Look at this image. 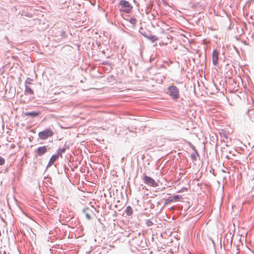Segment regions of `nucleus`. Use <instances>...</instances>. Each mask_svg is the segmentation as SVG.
<instances>
[{
    "instance_id": "9d476101",
    "label": "nucleus",
    "mask_w": 254,
    "mask_h": 254,
    "mask_svg": "<svg viewBox=\"0 0 254 254\" xmlns=\"http://www.w3.org/2000/svg\"><path fill=\"white\" fill-rule=\"evenodd\" d=\"M25 92L27 94H33L34 93L33 91L28 86H26Z\"/></svg>"
},
{
    "instance_id": "f03ea898",
    "label": "nucleus",
    "mask_w": 254,
    "mask_h": 254,
    "mask_svg": "<svg viewBox=\"0 0 254 254\" xmlns=\"http://www.w3.org/2000/svg\"><path fill=\"white\" fill-rule=\"evenodd\" d=\"M54 135L53 131L51 129H46L38 133V136L40 139L45 140L48 137H52Z\"/></svg>"
},
{
    "instance_id": "39448f33",
    "label": "nucleus",
    "mask_w": 254,
    "mask_h": 254,
    "mask_svg": "<svg viewBox=\"0 0 254 254\" xmlns=\"http://www.w3.org/2000/svg\"><path fill=\"white\" fill-rule=\"evenodd\" d=\"M219 55V53L216 50H213L212 55V60L213 64L215 65H217L218 64Z\"/></svg>"
},
{
    "instance_id": "f3484780",
    "label": "nucleus",
    "mask_w": 254,
    "mask_h": 254,
    "mask_svg": "<svg viewBox=\"0 0 254 254\" xmlns=\"http://www.w3.org/2000/svg\"><path fill=\"white\" fill-rule=\"evenodd\" d=\"M85 215H86V218H87L88 219L90 220V219H91V216H90V215L89 214H88V213H86V214H85Z\"/></svg>"
},
{
    "instance_id": "f8f14e48",
    "label": "nucleus",
    "mask_w": 254,
    "mask_h": 254,
    "mask_svg": "<svg viewBox=\"0 0 254 254\" xmlns=\"http://www.w3.org/2000/svg\"><path fill=\"white\" fill-rule=\"evenodd\" d=\"M148 38L152 42H154L157 40V38L154 36H151L150 37H148Z\"/></svg>"
},
{
    "instance_id": "f257e3e1",
    "label": "nucleus",
    "mask_w": 254,
    "mask_h": 254,
    "mask_svg": "<svg viewBox=\"0 0 254 254\" xmlns=\"http://www.w3.org/2000/svg\"><path fill=\"white\" fill-rule=\"evenodd\" d=\"M168 93L174 100H177L180 97L179 90L177 86L174 85L168 87Z\"/></svg>"
},
{
    "instance_id": "0eeeda50",
    "label": "nucleus",
    "mask_w": 254,
    "mask_h": 254,
    "mask_svg": "<svg viewBox=\"0 0 254 254\" xmlns=\"http://www.w3.org/2000/svg\"><path fill=\"white\" fill-rule=\"evenodd\" d=\"M59 158V155H53L50 158L49 163H48V166H52L54 163L55 162V161Z\"/></svg>"
},
{
    "instance_id": "ddd939ff",
    "label": "nucleus",
    "mask_w": 254,
    "mask_h": 254,
    "mask_svg": "<svg viewBox=\"0 0 254 254\" xmlns=\"http://www.w3.org/2000/svg\"><path fill=\"white\" fill-rule=\"evenodd\" d=\"M129 22L130 23H131L132 24L134 25L136 24L137 20L135 18H130Z\"/></svg>"
},
{
    "instance_id": "6e6552de",
    "label": "nucleus",
    "mask_w": 254,
    "mask_h": 254,
    "mask_svg": "<svg viewBox=\"0 0 254 254\" xmlns=\"http://www.w3.org/2000/svg\"><path fill=\"white\" fill-rule=\"evenodd\" d=\"M40 114V112H26L24 113L26 116H31L33 117L38 116Z\"/></svg>"
},
{
    "instance_id": "9b49d317",
    "label": "nucleus",
    "mask_w": 254,
    "mask_h": 254,
    "mask_svg": "<svg viewBox=\"0 0 254 254\" xmlns=\"http://www.w3.org/2000/svg\"><path fill=\"white\" fill-rule=\"evenodd\" d=\"M172 197H173V199L174 201H177L179 200V199L182 198V196L180 195H176Z\"/></svg>"
},
{
    "instance_id": "4468645a",
    "label": "nucleus",
    "mask_w": 254,
    "mask_h": 254,
    "mask_svg": "<svg viewBox=\"0 0 254 254\" xmlns=\"http://www.w3.org/2000/svg\"><path fill=\"white\" fill-rule=\"evenodd\" d=\"M174 201H173V197L172 196H171V197H169V198H168L167 199H166V204L168 203H170V202H172Z\"/></svg>"
},
{
    "instance_id": "423d86ee",
    "label": "nucleus",
    "mask_w": 254,
    "mask_h": 254,
    "mask_svg": "<svg viewBox=\"0 0 254 254\" xmlns=\"http://www.w3.org/2000/svg\"><path fill=\"white\" fill-rule=\"evenodd\" d=\"M47 151V146H43L37 148L36 153L39 156H42Z\"/></svg>"
},
{
    "instance_id": "1a4fd4ad",
    "label": "nucleus",
    "mask_w": 254,
    "mask_h": 254,
    "mask_svg": "<svg viewBox=\"0 0 254 254\" xmlns=\"http://www.w3.org/2000/svg\"><path fill=\"white\" fill-rule=\"evenodd\" d=\"M125 212L127 215L130 216L133 213V209L131 206H128L126 207Z\"/></svg>"
},
{
    "instance_id": "7ed1b4c3",
    "label": "nucleus",
    "mask_w": 254,
    "mask_h": 254,
    "mask_svg": "<svg viewBox=\"0 0 254 254\" xmlns=\"http://www.w3.org/2000/svg\"><path fill=\"white\" fill-rule=\"evenodd\" d=\"M119 5L121 6V10L126 13L130 12L132 8L131 4L126 0H121L119 2Z\"/></svg>"
},
{
    "instance_id": "20e7f679",
    "label": "nucleus",
    "mask_w": 254,
    "mask_h": 254,
    "mask_svg": "<svg viewBox=\"0 0 254 254\" xmlns=\"http://www.w3.org/2000/svg\"><path fill=\"white\" fill-rule=\"evenodd\" d=\"M143 180L144 182L148 186L154 188L158 186L157 183L151 177L145 176L143 177Z\"/></svg>"
},
{
    "instance_id": "dca6fc26",
    "label": "nucleus",
    "mask_w": 254,
    "mask_h": 254,
    "mask_svg": "<svg viewBox=\"0 0 254 254\" xmlns=\"http://www.w3.org/2000/svg\"><path fill=\"white\" fill-rule=\"evenodd\" d=\"M5 163V160L3 158L0 156V165L4 164Z\"/></svg>"
},
{
    "instance_id": "2eb2a0df",
    "label": "nucleus",
    "mask_w": 254,
    "mask_h": 254,
    "mask_svg": "<svg viewBox=\"0 0 254 254\" xmlns=\"http://www.w3.org/2000/svg\"><path fill=\"white\" fill-rule=\"evenodd\" d=\"M146 224L148 226H151L153 225V222L150 220H147Z\"/></svg>"
},
{
    "instance_id": "a211bd4d",
    "label": "nucleus",
    "mask_w": 254,
    "mask_h": 254,
    "mask_svg": "<svg viewBox=\"0 0 254 254\" xmlns=\"http://www.w3.org/2000/svg\"><path fill=\"white\" fill-rule=\"evenodd\" d=\"M64 149H63V150H62V151H61V152H64Z\"/></svg>"
}]
</instances>
